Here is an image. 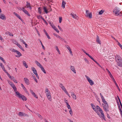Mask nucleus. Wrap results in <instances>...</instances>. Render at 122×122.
<instances>
[{"mask_svg": "<svg viewBox=\"0 0 122 122\" xmlns=\"http://www.w3.org/2000/svg\"><path fill=\"white\" fill-rule=\"evenodd\" d=\"M26 5L27 8H29L30 10H31L32 9V7L31 6V5L29 2L28 1L26 2Z\"/></svg>", "mask_w": 122, "mask_h": 122, "instance_id": "nucleus-17", "label": "nucleus"}, {"mask_svg": "<svg viewBox=\"0 0 122 122\" xmlns=\"http://www.w3.org/2000/svg\"><path fill=\"white\" fill-rule=\"evenodd\" d=\"M23 64L24 65L26 68L28 67V66L27 64L26 63V62L25 61H23Z\"/></svg>", "mask_w": 122, "mask_h": 122, "instance_id": "nucleus-33", "label": "nucleus"}, {"mask_svg": "<svg viewBox=\"0 0 122 122\" xmlns=\"http://www.w3.org/2000/svg\"><path fill=\"white\" fill-rule=\"evenodd\" d=\"M59 23H60L61 22V21H62V17H59Z\"/></svg>", "mask_w": 122, "mask_h": 122, "instance_id": "nucleus-44", "label": "nucleus"}, {"mask_svg": "<svg viewBox=\"0 0 122 122\" xmlns=\"http://www.w3.org/2000/svg\"><path fill=\"white\" fill-rule=\"evenodd\" d=\"M66 4V2L64 1L63 0L62 3L61 7H62L64 9L65 8Z\"/></svg>", "mask_w": 122, "mask_h": 122, "instance_id": "nucleus-25", "label": "nucleus"}, {"mask_svg": "<svg viewBox=\"0 0 122 122\" xmlns=\"http://www.w3.org/2000/svg\"><path fill=\"white\" fill-rule=\"evenodd\" d=\"M51 26L58 33H59V31L55 26L54 25H51Z\"/></svg>", "mask_w": 122, "mask_h": 122, "instance_id": "nucleus-28", "label": "nucleus"}, {"mask_svg": "<svg viewBox=\"0 0 122 122\" xmlns=\"http://www.w3.org/2000/svg\"><path fill=\"white\" fill-rule=\"evenodd\" d=\"M115 85H116V86L117 87V89H118V90L119 91H120V89L119 88V87L118 86V85H117V83H116V84H115Z\"/></svg>", "mask_w": 122, "mask_h": 122, "instance_id": "nucleus-48", "label": "nucleus"}, {"mask_svg": "<svg viewBox=\"0 0 122 122\" xmlns=\"http://www.w3.org/2000/svg\"><path fill=\"white\" fill-rule=\"evenodd\" d=\"M53 35L56 36V37L58 38L59 39H60V38H61V37L59 36V35L55 34V33H54Z\"/></svg>", "mask_w": 122, "mask_h": 122, "instance_id": "nucleus-41", "label": "nucleus"}, {"mask_svg": "<svg viewBox=\"0 0 122 122\" xmlns=\"http://www.w3.org/2000/svg\"><path fill=\"white\" fill-rule=\"evenodd\" d=\"M117 44L122 50V45L119 42H118V44Z\"/></svg>", "mask_w": 122, "mask_h": 122, "instance_id": "nucleus-47", "label": "nucleus"}, {"mask_svg": "<svg viewBox=\"0 0 122 122\" xmlns=\"http://www.w3.org/2000/svg\"><path fill=\"white\" fill-rule=\"evenodd\" d=\"M13 14L15 15L17 17H18V18H19L21 20H22L21 19V18L18 14L16 13L15 12H14L13 13Z\"/></svg>", "mask_w": 122, "mask_h": 122, "instance_id": "nucleus-24", "label": "nucleus"}, {"mask_svg": "<svg viewBox=\"0 0 122 122\" xmlns=\"http://www.w3.org/2000/svg\"><path fill=\"white\" fill-rule=\"evenodd\" d=\"M11 80H13V81H14L15 79V78L14 77L12 76V78L11 79Z\"/></svg>", "mask_w": 122, "mask_h": 122, "instance_id": "nucleus-61", "label": "nucleus"}, {"mask_svg": "<svg viewBox=\"0 0 122 122\" xmlns=\"http://www.w3.org/2000/svg\"><path fill=\"white\" fill-rule=\"evenodd\" d=\"M36 63L37 64V65L40 68L42 66L40 63L38 62V61H36Z\"/></svg>", "mask_w": 122, "mask_h": 122, "instance_id": "nucleus-32", "label": "nucleus"}, {"mask_svg": "<svg viewBox=\"0 0 122 122\" xmlns=\"http://www.w3.org/2000/svg\"><path fill=\"white\" fill-rule=\"evenodd\" d=\"M0 40H1L2 41H4V39L2 38V36L0 35Z\"/></svg>", "mask_w": 122, "mask_h": 122, "instance_id": "nucleus-49", "label": "nucleus"}, {"mask_svg": "<svg viewBox=\"0 0 122 122\" xmlns=\"http://www.w3.org/2000/svg\"><path fill=\"white\" fill-rule=\"evenodd\" d=\"M69 112L70 114L72 116L73 114V112L71 109H70Z\"/></svg>", "mask_w": 122, "mask_h": 122, "instance_id": "nucleus-43", "label": "nucleus"}, {"mask_svg": "<svg viewBox=\"0 0 122 122\" xmlns=\"http://www.w3.org/2000/svg\"><path fill=\"white\" fill-rule=\"evenodd\" d=\"M34 76H33V78L34 79V81L36 82L37 83L38 81L37 80V79L34 76V74H33Z\"/></svg>", "mask_w": 122, "mask_h": 122, "instance_id": "nucleus-40", "label": "nucleus"}, {"mask_svg": "<svg viewBox=\"0 0 122 122\" xmlns=\"http://www.w3.org/2000/svg\"><path fill=\"white\" fill-rule=\"evenodd\" d=\"M39 41H40V42L41 43V45H42V48L44 50H45V47H44V46L43 45V44H42L41 41L40 40H39Z\"/></svg>", "mask_w": 122, "mask_h": 122, "instance_id": "nucleus-42", "label": "nucleus"}, {"mask_svg": "<svg viewBox=\"0 0 122 122\" xmlns=\"http://www.w3.org/2000/svg\"><path fill=\"white\" fill-rule=\"evenodd\" d=\"M23 8H25L24 7H23L22 8H20V7H19V8H18V9L20 10H22L23 11Z\"/></svg>", "mask_w": 122, "mask_h": 122, "instance_id": "nucleus-63", "label": "nucleus"}, {"mask_svg": "<svg viewBox=\"0 0 122 122\" xmlns=\"http://www.w3.org/2000/svg\"><path fill=\"white\" fill-rule=\"evenodd\" d=\"M18 115L20 116V117H29V115H28L26 114L25 113L22 112H19L18 113Z\"/></svg>", "mask_w": 122, "mask_h": 122, "instance_id": "nucleus-11", "label": "nucleus"}, {"mask_svg": "<svg viewBox=\"0 0 122 122\" xmlns=\"http://www.w3.org/2000/svg\"><path fill=\"white\" fill-rule=\"evenodd\" d=\"M91 105L93 110L97 113L99 117L102 120L103 119L106 121L103 111L97 105L95 106L92 103H91Z\"/></svg>", "mask_w": 122, "mask_h": 122, "instance_id": "nucleus-1", "label": "nucleus"}, {"mask_svg": "<svg viewBox=\"0 0 122 122\" xmlns=\"http://www.w3.org/2000/svg\"><path fill=\"white\" fill-rule=\"evenodd\" d=\"M71 96L75 100H76L77 99L76 97L75 94H74V93L73 92H71Z\"/></svg>", "mask_w": 122, "mask_h": 122, "instance_id": "nucleus-22", "label": "nucleus"}, {"mask_svg": "<svg viewBox=\"0 0 122 122\" xmlns=\"http://www.w3.org/2000/svg\"><path fill=\"white\" fill-rule=\"evenodd\" d=\"M87 56H88L93 61H96L91 56H90L89 54H87Z\"/></svg>", "mask_w": 122, "mask_h": 122, "instance_id": "nucleus-39", "label": "nucleus"}, {"mask_svg": "<svg viewBox=\"0 0 122 122\" xmlns=\"http://www.w3.org/2000/svg\"><path fill=\"white\" fill-rule=\"evenodd\" d=\"M38 117L41 119L42 120L43 119L42 117L39 114H38Z\"/></svg>", "mask_w": 122, "mask_h": 122, "instance_id": "nucleus-50", "label": "nucleus"}, {"mask_svg": "<svg viewBox=\"0 0 122 122\" xmlns=\"http://www.w3.org/2000/svg\"><path fill=\"white\" fill-rule=\"evenodd\" d=\"M59 86L61 87V88L62 87V86H64L63 84L61 83H59Z\"/></svg>", "mask_w": 122, "mask_h": 122, "instance_id": "nucleus-53", "label": "nucleus"}, {"mask_svg": "<svg viewBox=\"0 0 122 122\" xmlns=\"http://www.w3.org/2000/svg\"><path fill=\"white\" fill-rule=\"evenodd\" d=\"M103 102L104 104H102V106L104 110L106 112L108 111V106L107 102L105 101Z\"/></svg>", "mask_w": 122, "mask_h": 122, "instance_id": "nucleus-5", "label": "nucleus"}, {"mask_svg": "<svg viewBox=\"0 0 122 122\" xmlns=\"http://www.w3.org/2000/svg\"><path fill=\"white\" fill-rule=\"evenodd\" d=\"M43 9L44 10V11L46 14H47L49 12L48 11V10L47 9V8L45 6H43Z\"/></svg>", "mask_w": 122, "mask_h": 122, "instance_id": "nucleus-23", "label": "nucleus"}, {"mask_svg": "<svg viewBox=\"0 0 122 122\" xmlns=\"http://www.w3.org/2000/svg\"><path fill=\"white\" fill-rule=\"evenodd\" d=\"M115 58L116 61H122V59L120 56L117 55L115 57Z\"/></svg>", "mask_w": 122, "mask_h": 122, "instance_id": "nucleus-13", "label": "nucleus"}, {"mask_svg": "<svg viewBox=\"0 0 122 122\" xmlns=\"http://www.w3.org/2000/svg\"><path fill=\"white\" fill-rule=\"evenodd\" d=\"M101 98L103 102L105 101L104 97Z\"/></svg>", "mask_w": 122, "mask_h": 122, "instance_id": "nucleus-64", "label": "nucleus"}, {"mask_svg": "<svg viewBox=\"0 0 122 122\" xmlns=\"http://www.w3.org/2000/svg\"><path fill=\"white\" fill-rule=\"evenodd\" d=\"M0 59L2 61H4V59L1 56H0Z\"/></svg>", "mask_w": 122, "mask_h": 122, "instance_id": "nucleus-60", "label": "nucleus"}, {"mask_svg": "<svg viewBox=\"0 0 122 122\" xmlns=\"http://www.w3.org/2000/svg\"><path fill=\"white\" fill-rule=\"evenodd\" d=\"M45 93L47 99L49 101H51L52 100V97L51 93L50 91L47 88H46L45 90Z\"/></svg>", "mask_w": 122, "mask_h": 122, "instance_id": "nucleus-4", "label": "nucleus"}, {"mask_svg": "<svg viewBox=\"0 0 122 122\" xmlns=\"http://www.w3.org/2000/svg\"><path fill=\"white\" fill-rule=\"evenodd\" d=\"M98 65H99V66L100 67H101L102 68V67L99 64V63H98L97 61H94Z\"/></svg>", "mask_w": 122, "mask_h": 122, "instance_id": "nucleus-58", "label": "nucleus"}, {"mask_svg": "<svg viewBox=\"0 0 122 122\" xmlns=\"http://www.w3.org/2000/svg\"><path fill=\"white\" fill-rule=\"evenodd\" d=\"M96 41L100 44H101L100 40L99 39V36L97 35Z\"/></svg>", "mask_w": 122, "mask_h": 122, "instance_id": "nucleus-18", "label": "nucleus"}, {"mask_svg": "<svg viewBox=\"0 0 122 122\" xmlns=\"http://www.w3.org/2000/svg\"><path fill=\"white\" fill-rule=\"evenodd\" d=\"M20 41L21 42H22L23 43V44H25V41L21 39L20 40Z\"/></svg>", "mask_w": 122, "mask_h": 122, "instance_id": "nucleus-51", "label": "nucleus"}, {"mask_svg": "<svg viewBox=\"0 0 122 122\" xmlns=\"http://www.w3.org/2000/svg\"><path fill=\"white\" fill-rule=\"evenodd\" d=\"M104 11L103 10H101L100 11L99 13L98 14L99 15H101L103 13Z\"/></svg>", "mask_w": 122, "mask_h": 122, "instance_id": "nucleus-46", "label": "nucleus"}, {"mask_svg": "<svg viewBox=\"0 0 122 122\" xmlns=\"http://www.w3.org/2000/svg\"><path fill=\"white\" fill-rule=\"evenodd\" d=\"M30 92L33 96L35 98H38L37 96L36 95L35 93L33 92V91L31 89L30 90Z\"/></svg>", "mask_w": 122, "mask_h": 122, "instance_id": "nucleus-15", "label": "nucleus"}, {"mask_svg": "<svg viewBox=\"0 0 122 122\" xmlns=\"http://www.w3.org/2000/svg\"><path fill=\"white\" fill-rule=\"evenodd\" d=\"M14 43L16 45H18L19 44L15 40L14 41Z\"/></svg>", "mask_w": 122, "mask_h": 122, "instance_id": "nucleus-52", "label": "nucleus"}, {"mask_svg": "<svg viewBox=\"0 0 122 122\" xmlns=\"http://www.w3.org/2000/svg\"><path fill=\"white\" fill-rule=\"evenodd\" d=\"M65 93L68 95V96L70 97H71V96L68 93L67 91Z\"/></svg>", "mask_w": 122, "mask_h": 122, "instance_id": "nucleus-55", "label": "nucleus"}, {"mask_svg": "<svg viewBox=\"0 0 122 122\" xmlns=\"http://www.w3.org/2000/svg\"><path fill=\"white\" fill-rule=\"evenodd\" d=\"M12 51L13 52H15L16 54H17V55L15 56H16V57H19L22 55L20 53V52L14 49H12Z\"/></svg>", "mask_w": 122, "mask_h": 122, "instance_id": "nucleus-8", "label": "nucleus"}, {"mask_svg": "<svg viewBox=\"0 0 122 122\" xmlns=\"http://www.w3.org/2000/svg\"><path fill=\"white\" fill-rule=\"evenodd\" d=\"M15 92L17 96L19 98H21L22 100L26 101L27 100V98L25 97L20 94L19 92L16 91Z\"/></svg>", "mask_w": 122, "mask_h": 122, "instance_id": "nucleus-3", "label": "nucleus"}, {"mask_svg": "<svg viewBox=\"0 0 122 122\" xmlns=\"http://www.w3.org/2000/svg\"><path fill=\"white\" fill-rule=\"evenodd\" d=\"M82 50L87 55V54H88L87 53L86 51H85V50H83V49H82Z\"/></svg>", "mask_w": 122, "mask_h": 122, "instance_id": "nucleus-62", "label": "nucleus"}, {"mask_svg": "<svg viewBox=\"0 0 122 122\" xmlns=\"http://www.w3.org/2000/svg\"><path fill=\"white\" fill-rule=\"evenodd\" d=\"M42 8L41 7H39L38 8V13L40 14L42 13Z\"/></svg>", "mask_w": 122, "mask_h": 122, "instance_id": "nucleus-27", "label": "nucleus"}, {"mask_svg": "<svg viewBox=\"0 0 122 122\" xmlns=\"http://www.w3.org/2000/svg\"><path fill=\"white\" fill-rule=\"evenodd\" d=\"M113 13L116 16H118L120 14H121V16L122 15V13L120 11V10L119 8L117 7H115L113 10Z\"/></svg>", "mask_w": 122, "mask_h": 122, "instance_id": "nucleus-2", "label": "nucleus"}, {"mask_svg": "<svg viewBox=\"0 0 122 122\" xmlns=\"http://www.w3.org/2000/svg\"><path fill=\"white\" fill-rule=\"evenodd\" d=\"M21 85L23 90L24 91H26V89L24 86L23 84L21 83Z\"/></svg>", "mask_w": 122, "mask_h": 122, "instance_id": "nucleus-35", "label": "nucleus"}, {"mask_svg": "<svg viewBox=\"0 0 122 122\" xmlns=\"http://www.w3.org/2000/svg\"><path fill=\"white\" fill-rule=\"evenodd\" d=\"M62 90L65 92H66L67 91L66 90L65 88V87L64 86H62V87L61 88Z\"/></svg>", "mask_w": 122, "mask_h": 122, "instance_id": "nucleus-38", "label": "nucleus"}, {"mask_svg": "<svg viewBox=\"0 0 122 122\" xmlns=\"http://www.w3.org/2000/svg\"><path fill=\"white\" fill-rule=\"evenodd\" d=\"M18 46L19 48L22 50L23 51H24V49H23L22 47L19 44H18V45H17Z\"/></svg>", "mask_w": 122, "mask_h": 122, "instance_id": "nucleus-34", "label": "nucleus"}, {"mask_svg": "<svg viewBox=\"0 0 122 122\" xmlns=\"http://www.w3.org/2000/svg\"><path fill=\"white\" fill-rule=\"evenodd\" d=\"M86 17H89V18H91L92 17V15L91 12H89L88 10H86Z\"/></svg>", "mask_w": 122, "mask_h": 122, "instance_id": "nucleus-9", "label": "nucleus"}, {"mask_svg": "<svg viewBox=\"0 0 122 122\" xmlns=\"http://www.w3.org/2000/svg\"><path fill=\"white\" fill-rule=\"evenodd\" d=\"M31 68L32 71L33 72L34 74L35 73H36L37 72L36 70L34 67H31Z\"/></svg>", "mask_w": 122, "mask_h": 122, "instance_id": "nucleus-30", "label": "nucleus"}, {"mask_svg": "<svg viewBox=\"0 0 122 122\" xmlns=\"http://www.w3.org/2000/svg\"><path fill=\"white\" fill-rule=\"evenodd\" d=\"M66 47L67 48L68 50H69V51H71V49L70 48V47L68 45H66Z\"/></svg>", "mask_w": 122, "mask_h": 122, "instance_id": "nucleus-36", "label": "nucleus"}, {"mask_svg": "<svg viewBox=\"0 0 122 122\" xmlns=\"http://www.w3.org/2000/svg\"><path fill=\"white\" fill-rule=\"evenodd\" d=\"M106 70H107V72H108V73L109 75H110V74H111V73L110 72V71H109V70L107 69V68L106 69Z\"/></svg>", "mask_w": 122, "mask_h": 122, "instance_id": "nucleus-57", "label": "nucleus"}, {"mask_svg": "<svg viewBox=\"0 0 122 122\" xmlns=\"http://www.w3.org/2000/svg\"><path fill=\"white\" fill-rule=\"evenodd\" d=\"M85 77L86 78L88 81L89 82L91 85L92 86L94 84V83L93 81L88 76L86 75H85Z\"/></svg>", "mask_w": 122, "mask_h": 122, "instance_id": "nucleus-10", "label": "nucleus"}, {"mask_svg": "<svg viewBox=\"0 0 122 122\" xmlns=\"http://www.w3.org/2000/svg\"><path fill=\"white\" fill-rule=\"evenodd\" d=\"M65 93L68 95V96L70 97H71V96L68 93L67 91Z\"/></svg>", "mask_w": 122, "mask_h": 122, "instance_id": "nucleus-56", "label": "nucleus"}, {"mask_svg": "<svg viewBox=\"0 0 122 122\" xmlns=\"http://www.w3.org/2000/svg\"><path fill=\"white\" fill-rule=\"evenodd\" d=\"M70 15L72 16L73 18L77 20H78V17L75 14L73 13H71L70 14Z\"/></svg>", "mask_w": 122, "mask_h": 122, "instance_id": "nucleus-14", "label": "nucleus"}, {"mask_svg": "<svg viewBox=\"0 0 122 122\" xmlns=\"http://www.w3.org/2000/svg\"><path fill=\"white\" fill-rule=\"evenodd\" d=\"M55 48L56 49V50L57 51L58 53L59 54H61V53L60 52V51H59V50L57 46H55Z\"/></svg>", "mask_w": 122, "mask_h": 122, "instance_id": "nucleus-31", "label": "nucleus"}, {"mask_svg": "<svg viewBox=\"0 0 122 122\" xmlns=\"http://www.w3.org/2000/svg\"><path fill=\"white\" fill-rule=\"evenodd\" d=\"M8 82L9 83L10 85L12 88H13L14 92H15L17 91V88L15 86L14 84L11 81H8Z\"/></svg>", "mask_w": 122, "mask_h": 122, "instance_id": "nucleus-7", "label": "nucleus"}, {"mask_svg": "<svg viewBox=\"0 0 122 122\" xmlns=\"http://www.w3.org/2000/svg\"><path fill=\"white\" fill-rule=\"evenodd\" d=\"M0 19L3 20H6V18L4 14L0 13Z\"/></svg>", "mask_w": 122, "mask_h": 122, "instance_id": "nucleus-12", "label": "nucleus"}, {"mask_svg": "<svg viewBox=\"0 0 122 122\" xmlns=\"http://www.w3.org/2000/svg\"><path fill=\"white\" fill-rule=\"evenodd\" d=\"M103 102L104 104H102V106L104 110L106 112L108 111V106L107 102L105 101Z\"/></svg>", "mask_w": 122, "mask_h": 122, "instance_id": "nucleus-6", "label": "nucleus"}, {"mask_svg": "<svg viewBox=\"0 0 122 122\" xmlns=\"http://www.w3.org/2000/svg\"><path fill=\"white\" fill-rule=\"evenodd\" d=\"M25 82L26 84L27 85H29L30 84V82L29 80L26 77L24 78Z\"/></svg>", "mask_w": 122, "mask_h": 122, "instance_id": "nucleus-16", "label": "nucleus"}, {"mask_svg": "<svg viewBox=\"0 0 122 122\" xmlns=\"http://www.w3.org/2000/svg\"><path fill=\"white\" fill-rule=\"evenodd\" d=\"M0 65L2 68L4 72H6V71L5 70V67H4V65L2 64V63H0Z\"/></svg>", "mask_w": 122, "mask_h": 122, "instance_id": "nucleus-26", "label": "nucleus"}, {"mask_svg": "<svg viewBox=\"0 0 122 122\" xmlns=\"http://www.w3.org/2000/svg\"><path fill=\"white\" fill-rule=\"evenodd\" d=\"M70 68L71 71L75 73H76V72L75 68L74 66H70Z\"/></svg>", "mask_w": 122, "mask_h": 122, "instance_id": "nucleus-21", "label": "nucleus"}, {"mask_svg": "<svg viewBox=\"0 0 122 122\" xmlns=\"http://www.w3.org/2000/svg\"><path fill=\"white\" fill-rule=\"evenodd\" d=\"M112 81L114 82V83L115 84H116V83H117L116 82V81L114 79V78H112Z\"/></svg>", "mask_w": 122, "mask_h": 122, "instance_id": "nucleus-54", "label": "nucleus"}, {"mask_svg": "<svg viewBox=\"0 0 122 122\" xmlns=\"http://www.w3.org/2000/svg\"><path fill=\"white\" fill-rule=\"evenodd\" d=\"M117 102L118 105L119 109V110L120 112V114H121V117H122V111L121 110L120 104L118 101H117Z\"/></svg>", "mask_w": 122, "mask_h": 122, "instance_id": "nucleus-20", "label": "nucleus"}, {"mask_svg": "<svg viewBox=\"0 0 122 122\" xmlns=\"http://www.w3.org/2000/svg\"><path fill=\"white\" fill-rule=\"evenodd\" d=\"M41 69L42 71H43V72L45 73H46V71L45 70L44 68L43 67V66H42V67L40 68Z\"/></svg>", "mask_w": 122, "mask_h": 122, "instance_id": "nucleus-37", "label": "nucleus"}, {"mask_svg": "<svg viewBox=\"0 0 122 122\" xmlns=\"http://www.w3.org/2000/svg\"><path fill=\"white\" fill-rule=\"evenodd\" d=\"M109 75L110 77V78L112 79V78H114L113 77V76H112V75L111 74Z\"/></svg>", "mask_w": 122, "mask_h": 122, "instance_id": "nucleus-59", "label": "nucleus"}, {"mask_svg": "<svg viewBox=\"0 0 122 122\" xmlns=\"http://www.w3.org/2000/svg\"><path fill=\"white\" fill-rule=\"evenodd\" d=\"M66 105L67 107V108L68 109H71L70 106L69 105V104H67V105Z\"/></svg>", "mask_w": 122, "mask_h": 122, "instance_id": "nucleus-45", "label": "nucleus"}, {"mask_svg": "<svg viewBox=\"0 0 122 122\" xmlns=\"http://www.w3.org/2000/svg\"><path fill=\"white\" fill-rule=\"evenodd\" d=\"M117 64L118 66L122 67V61H118Z\"/></svg>", "mask_w": 122, "mask_h": 122, "instance_id": "nucleus-29", "label": "nucleus"}, {"mask_svg": "<svg viewBox=\"0 0 122 122\" xmlns=\"http://www.w3.org/2000/svg\"><path fill=\"white\" fill-rule=\"evenodd\" d=\"M23 11L28 16H30V14L28 13V11L26 10L25 8H23Z\"/></svg>", "mask_w": 122, "mask_h": 122, "instance_id": "nucleus-19", "label": "nucleus"}]
</instances>
